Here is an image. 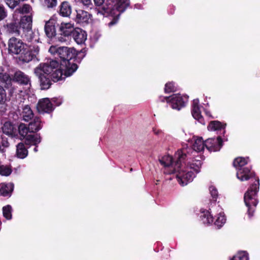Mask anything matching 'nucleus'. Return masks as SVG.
I'll return each mask as SVG.
<instances>
[{"mask_svg":"<svg viewBox=\"0 0 260 260\" xmlns=\"http://www.w3.org/2000/svg\"><path fill=\"white\" fill-rule=\"evenodd\" d=\"M18 128L19 135L24 138L25 137H26L28 133L30 132L29 126H27V125L24 123H20Z\"/></svg>","mask_w":260,"mask_h":260,"instance_id":"33","label":"nucleus"},{"mask_svg":"<svg viewBox=\"0 0 260 260\" xmlns=\"http://www.w3.org/2000/svg\"><path fill=\"white\" fill-rule=\"evenodd\" d=\"M24 32L25 33V37L26 38V41L28 42L32 41L35 37V34L32 31V29L25 31Z\"/></svg>","mask_w":260,"mask_h":260,"instance_id":"40","label":"nucleus"},{"mask_svg":"<svg viewBox=\"0 0 260 260\" xmlns=\"http://www.w3.org/2000/svg\"><path fill=\"white\" fill-rule=\"evenodd\" d=\"M32 8L28 4H24L22 7L17 9V11L20 13H29Z\"/></svg>","mask_w":260,"mask_h":260,"instance_id":"38","label":"nucleus"},{"mask_svg":"<svg viewBox=\"0 0 260 260\" xmlns=\"http://www.w3.org/2000/svg\"><path fill=\"white\" fill-rule=\"evenodd\" d=\"M75 16L72 18L77 23L87 24L89 23V20L92 16L89 12L82 9L76 10L74 14Z\"/></svg>","mask_w":260,"mask_h":260,"instance_id":"13","label":"nucleus"},{"mask_svg":"<svg viewBox=\"0 0 260 260\" xmlns=\"http://www.w3.org/2000/svg\"><path fill=\"white\" fill-rule=\"evenodd\" d=\"M30 133H36L40 130L43 126L42 122L39 117H35L28 124Z\"/></svg>","mask_w":260,"mask_h":260,"instance_id":"25","label":"nucleus"},{"mask_svg":"<svg viewBox=\"0 0 260 260\" xmlns=\"http://www.w3.org/2000/svg\"><path fill=\"white\" fill-rule=\"evenodd\" d=\"M41 139L40 134L28 135L25 139L24 142L26 145L30 147L31 145H38L41 142Z\"/></svg>","mask_w":260,"mask_h":260,"instance_id":"23","label":"nucleus"},{"mask_svg":"<svg viewBox=\"0 0 260 260\" xmlns=\"http://www.w3.org/2000/svg\"><path fill=\"white\" fill-rule=\"evenodd\" d=\"M32 15H25L21 17L18 23L21 26L23 32L32 29Z\"/></svg>","mask_w":260,"mask_h":260,"instance_id":"20","label":"nucleus"},{"mask_svg":"<svg viewBox=\"0 0 260 260\" xmlns=\"http://www.w3.org/2000/svg\"><path fill=\"white\" fill-rule=\"evenodd\" d=\"M178 89V86L176 83L173 81H169L166 83L164 88L165 93H170L175 92Z\"/></svg>","mask_w":260,"mask_h":260,"instance_id":"30","label":"nucleus"},{"mask_svg":"<svg viewBox=\"0 0 260 260\" xmlns=\"http://www.w3.org/2000/svg\"><path fill=\"white\" fill-rule=\"evenodd\" d=\"M44 28L45 34L49 38L51 39L55 37L57 38L58 34H56L55 25L53 22L51 21H47L45 24Z\"/></svg>","mask_w":260,"mask_h":260,"instance_id":"26","label":"nucleus"},{"mask_svg":"<svg viewBox=\"0 0 260 260\" xmlns=\"http://www.w3.org/2000/svg\"><path fill=\"white\" fill-rule=\"evenodd\" d=\"M57 12L60 16L63 17L71 18L72 6L70 2L63 1L58 6Z\"/></svg>","mask_w":260,"mask_h":260,"instance_id":"16","label":"nucleus"},{"mask_svg":"<svg viewBox=\"0 0 260 260\" xmlns=\"http://www.w3.org/2000/svg\"><path fill=\"white\" fill-rule=\"evenodd\" d=\"M75 41L78 44H81L85 41L87 39V34L85 31L83 29L76 28L72 35Z\"/></svg>","mask_w":260,"mask_h":260,"instance_id":"19","label":"nucleus"},{"mask_svg":"<svg viewBox=\"0 0 260 260\" xmlns=\"http://www.w3.org/2000/svg\"><path fill=\"white\" fill-rule=\"evenodd\" d=\"M200 218L203 223L209 224L214 222V224L219 228L221 227L226 221L225 216L221 215L220 214L216 217L215 220L214 221V218L209 211H205L202 212V214L201 215Z\"/></svg>","mask_w":260,"mask_h":260,"instance_id":"8","label":"nucleus"},{"mask_svg":"<svg viewBox=\"0 0 260 260\" xmlns=\"http://www.w3.org/2000/svg\"><path fill=\"white\" fill-rule=\"evenodd\" d=\"M202 165V162L200 160H194L192 162L190 163L189 165H187L186 167L189 168L190 170H193L196 172V173H198L200 172V168Z\"/></svg>","mask_w":260,"mask_h":260,"instance_id":"31","label":"nucleus"},{"mask_svg":"<svg viewBox=\"0 0 260 260\" xmlns=\"http://www.w3.org/2000/svg\"><path fill=\"white\" fill-rule=\"evenodd\" d=\"M249 158H245L243 157H238L236 158L233 162V166L236 169L237 171L240 168H245V165L248 164Z\"/></svg>","mask_w":260,"mask_h":260,"instance_id":"27","label":"nucleus"},{"mask_svg":"<svg viewBox=\"0 0 260 260\" xmlns=\"http://www.w3.org/2000/svg\"><path fill=\"white\" fill-rule=\"evenodd\" d=\"M153 132H154V133L156 135H159L160 133H161V131L159 130V129H156L155 128H153Z\"/></svg>","mask_w":260,"mask_h":260,"instance_id":"46","label":"nucleus"},{"mask_svg":"<svg viewBox=\"0 0 260 260\" xmlns=\"http://www.w3.org/2000/svg\"><path fill=\"white\" fill-rule=\"evenodd\" d=\"M7 17V11L4 6L0 5V21Z\"/></svg>","mask_w":260,"mask_h":260,"instance_id":"42","label":"nucleus"},{"mask_svg":"<svg viewBox=\"0 0 260 260\" xmlns=\"http://www.w3.org/2000/svg\"><path fill=\"white\" fill-rule=\"evenodd\" d=\"M173 157L170 155H165L159 158L160 164L165 167H169L173 164Z\"/></svg>","mask_w":260,"mask_h":260,"instance_id":"32","label":"nucleus"},{"mask_svg":"<svg viewBox=\"0 0 260 260\" xmlns=\"http://www.w3.org/2000/svg\"><path fill=\"white\" fill-rule=\"evenodd\" d=\"M75 29L73 24L71 23L62 22L59 27L57 39L60 42L67 41L72 37Z\"/></svg>","mask_w":260,"mask_h":260,"instance_id":"6","label":"nucleus"},{"mask_svg":"<svg viewBox=\"0 0 260 260\" xmlns=\"http://www.w3.org/2000/svg\"><path fill=\"white\" fill-rule=\"evenodd\" d=\"M205 147L210 152H216L220 150L223 145L221 137L219 136L216 138H208L205 141Z\"/></svg>","mask_w":260,"mask_h":260,"instance_id":"11","label":"nucleus"},{"mask_svg":"<svg viewBox=\"0 0 260 260\" xmlns=\"http://www.w3.org/2000/svg\"><path fill=\"white\" fill-rule=\"evenodd\" d=\"M94 5L99 7L98 11L103 15L113 17L108 23L109 26L116 24L120 15L129 5V0H93Z\"/></svg>","mask_w":260,"mask_h":260,"instance_id":"3","label":"nucleus"},{"mask_svg":"<svg viewBox=\"0 0 260 260\" xmlns=\"http://www.w3.org/2000/svg\"><path fill=\"white\" fill-rule=\"evenodd\" d=\"M51 102H52V103L53 104H54L56 106H60L61 103H62V101L60 99H59L57 98H53L51 99Z\"/></svg>","mask_w":260,"mask_h":260,"instance_id":"44","label":"nucleus"},{"mask_svg":"<svg viewBox=\"0 0 260 260\" xmlns=\"http://www.w3.org/2000/svg\"><path fill=\"white\" fill-rule=\"evenodd\" d=\"M3 134L13 137L15 136L16 128L10 121H6L2 127Z\"/></svg>","mask_w":260,"mask_h":260,"instance_id":"24","label":"nucleus"},{"mask_svg":"<svg viewBox=\"0 0 260 260\" xmlns=\"http://www.w3.org/2000/svg\"><path fill=\"white\" fill-rule=\"evenodd\" d=\"M12 78V81L21 85L30 84V79L29 76L19 70L14 73Z\"/></svg>","mask_w":260,"mask_h":260,"instance_id":"17","label":"nucleus"},{"mask_svg":"<svg viewBox=\"0 0 260 260\" xmlns=\"http://www.w3.org/2000/svg\"><path fill=\"white\" fill-rule=\"evenodd\" d=\"M237 177L241 181H247L250 179H254L245 192L244 196V201L247 208V213L249 218L254 215L256 207L258 203V192L259 189V177L256 176L255 173L251 167L239 169L237 171Z\"/></svg>","mask_w":260,"mask_h":260,"instance_id":"2","label":"nucleus"},{"mask_svg":"<svg viewBox=\"0 0 260 260\" xmlns=\"http://www.w3.org/2000/svg\"><path fill=\"white\" fill-rule=\"evenodd\" d=\"M226 123H222L218 120H214L210 122L208 128L212 131L223 130L225 132Z\"/></svg>","mask_w":260,"mask_h":260,"instance_id":"28","label":"nucleus"},{"mask_svg":"<svg viewBox=\"0 0 260 260\" xmlns=\"http://www.w3.org/2000/svg\"><path fill=\"white\" fill-rule=\"evenodd\" d=\"M205 147V141H203V138L202 137L197 138L194 140L192 147H187L178 150L175 154L176 156H178L177 163L178 164L180 161L185 160L193 152L202 151Z\"/></svg>","mask_w":260,"mask_h":260,"instance_id":"5","label":"nucleus"},{"mask_svg":"<svg viewBox=\"0 0 260 260\" xmlns=\"http://www.w3.org/2000/svg\"><path fill=\"white\" fill-rule=\"evenodd\" d=\"M12 78L8 70L3 66H0V84L5 88H9L12 85Z\"/></svg>","mask_w":260,"mask_h":260,"instance_id":"15","label":"nucleus"},{"mask_svg":"<svg viewBox=\"0 0 260 260\" xmlns=\"http://www.w3.org/2000/svg\"><path fill=\"white\" fill-rule=\"evenodd\" d=\"M49 50L55 52L60 58V68L57 61L51 60L40 63L34 69V74L42 90H47L53 82L72 76L78 68L77 63H80L86 55L84 49L77 51L74 48L68 47H59L56 49L51 47Z\"/></svg>","mask_w":260,"mask_h":260,"instance_id":"1","label":"nucleus"},{"mask_svg":"<svg viewBox=\"0 0 260 260\" xmlns=\"http://www.w3.org/2000/svg\"><path fill=\"white\" fill-rule=\"evenodd\" d=\"M231 260H248V253L245 251L238 252Z\"/></svg>","mask_w":260,"mask_h":260,"instance_id":"36","label":"nucleus"},{"mask_svg":"<svg viewBox=\"0 0 260 260\" xmlns=\"http://www.w3.org/2000/svg\"><path fill=\"white\" fill-rule=\"evenodd\" d=\"M46 6L48 8H53L57 6V0H44Z\"/></svg>","mask_w":260,"mask_h":260,"instance_id":"41","label":"nucleus"},{"mask_svg":"<svg viewBox=\"0 0 260 260\" xmlns=\"http://www.w3.org/2000/svg\"><path fill=\"white\" fill-rule=\"evenodd\" d=\"M170 98L169 105L172 109L177 110L184 107L187 102V97L183 96L179 94H173L170 96Z\"/></svg>","mask_w":260,"mask_h":260,"instance_id":"10","label":"nucleus"},{"mask_svg":"<svg viewBox=\"0 0 260 260\" xmlns=\"http://www.w3.org/2000/svg\"><path fill=\"white\" fill-rule=\"evenodd\" d=\"M209 191L212 198V201L216 202L218 196L217 189L215 186H211L209 187Z\"/></svg>","mask_w":260,"mask_h":260,"instance_id":"37","label":"nucleus"},{"mask_svg":"<svg viewBox=\"0 0 260 260\" xmlns=\"http://www.w3.org/2000/svg\"><path fill=\"white\" fill-rule=\"evenodd\" d=\"M82 3L85 6H89L91 4V0H81Z\"/></svg>","mask_w":260,"mask_h":260,"instance_id":"45","label":"nucleus"},{"mask_svg":"<svg viewBox=\"0 0 260 260\" xmlns=\"http://www.w3.org/2000/svg\"><path fill=\"white\" fill-rule=\"evenodd\" d=\"M191 114L195 119L197 120L200 123H202L204 120V118L201 115L200 107L199 105V100L198 99H194L193 100Z\"/></svg>","mask_w":260,"mask_h":260,"instance_id":"18","label":"nucleus"},{"mask_svg":"<svg viewBox=\"0 0 260 260\" xmlns=\"http://www.w3.org/2000/svg\"><path fill=\"white\" fill-rule=\"evenodd\" d=\"M37 109L40 113H51L54 110V107L51 100L48 98L40 99L37 105Z\"/></svg>","mask_w":260,"mask_h":260,"instance_id":"12","label":"nucleus"},{"mask_svg":"<svg viewBox=\"0 0 260 260\" xmlns=\"http://www.w3.org/2000/svg\"><path fill=\"white\" fill-rule=\"evenodd\" d=\"M29 148V147L26 145L25 143H19L16 146V155L17 157L21 159L25 158L28 155V151L27 149Z\"/></svg>","mask_w":260,"mask_h":260,"instance_id":"21","label":"nucleus"},{"mask_svg":"<svg viewBox=\"0 0 260 260\" xmlns=\"http://www.w3.org/2000/svg\"><path fill=\"white\" fill-rule=\"evenodd\" d=\"M34 113L28 105H26L23 108L22 116L25 121H29L34 117Z\"/></svg>","mask_w":260,"mask_h":260,"instance_id":"29","label":"nucleus"},{"mask_svg":"<svg viewBox=\"0 0 260 260\" xmlns=\"http://www.w3.org/2000/svg\"><path fill=\"white\" fill-rule=\"evenodd\" d=\"M35 148H34V151L35 152H37V151H38V145H35Z\"/></svg>","mask_w":260,"mask_h":260,"instance_id":"47","label":"nucleus"},{"mask_svg":"<svg viewBox=\"0 0 260 260\" xmlns=\"http://www.w3.org/2000/svg\"><path fill=\"white\" fill-rule=\"evenodd\" d=\"M12 208L11 205H7L3 207V214L5 218L7 220H10L12 218Z\"/></svg>","mask_w":260,"mask_h":260,"instance_id":"34","label":"nucleus"},{"mask_svg":"<svg viewBox=\"0 0 260 260\" xmlns=\"http://www.w3.org/2000/svg\"><path fill=\"white\" fill-rule=\"evenodd\" d=\"M13 190L14 184L13 183H3L0 185V194L3 197H11Z\"/></svg>","mask_w":260,"mask_h":260,"instance_id":"22","label":"nucleus"},{"mask_svg":"<svg viewBox=\"0 0 260 260\" xmlns=\"http://www.w3.org/2000/svg\"><path fill=\"white\" fill-rule=\"evenodd\" d=\"M170 96H164L162 95H160L158 97V99L157 101V102L165 103L166 102L169 105L170 103Z\"/></svg>","mask_w":260,"mask_h":260,"instance_id":"43","label":"nucleus"},{"mask_svg":"<svg viewBox=\"0 0 260 260\" xmlns=\"http://www.w3.org/2000/svg\"><path fill=\"white\" fill-rule=\"evenodd\" d=\"M26 47V44L15 37H12L8 41V51L10 53L19 55L21 52L24 51L23 49Z\"/></svg>","mask_w":260,"mask_h":260,"instance_id":"9","label":"nucleus"},{"mask_svg":"<svg viewBox=\"0 0 260 260\" xmlns=\"http://www.w3.org/2000/svg\"><path fill=\"white\" fill-rule=\"evenodd\" d=\"M175 157L176 158L175 168L177 169L176 178L178 182L182 186L186 185L193 180L195 177L194 174L188 167H183L184 160L180 161L178 164V156L175 155Z\"/></svg>","mask_w":260,"mask_h":260,"instance_id":"4","label":"nucleus"},{"mask_svg":"<svg viewBox=\"0 0 260 260\" xmlns=\"http://www.w3.org/2000/svg\"><path fill=\"white\" fill-rule=\"evenodd\" d=\"M3 30L7 34L20 35L21 26L18 21L14 20L10 22H7L3 26Z\"/></svg>","mask_w":260,"mask_h":260,"instance_id":"14","label":"nucleus"},{"mask_svg":"<svg viewBox=\"0 0 260 260\" xmlns=\"http://www.w3.org/2000/svg\"><path fill=\"white\" fill-rule=\"evenodd\" d=\"M24 51L21 52L18 58L20 60L23 62H29L37 57L39 54L40 48L38 46H30L28 48L26 45L23 49Z\"/></svg>","mask_w":260,"mask_h":260,"instance_id":"7","label":"nucleus"},{"mask_svg":"<svg viewBox=\"0 0 260 260\" xmlns=\"http://www.w3.org/2000/svg\"><path fill=\"white\" fill-rule=\"evenodd\" d=\"M6 96L7 94L5 89L2 86L0 85V104H3L5 102Z\"/></svg>","mask_w":260,"mask_h":260,"instance_id":"39","label":"nucleus"},{"mask_svg":"<svg viewBox=\"0 0 260 260\" xmlns=\"http://www.w3.org/2000/svg\"><path fill=\"white\" fill-rule=\"evenodd\" d=\"M12 172L11 166L0 165V175L2 176H8Z\"/></svg>","mask_w":260,"mask_h":260,"instance_id":"35","label":"nucleus"}]
</instances>
